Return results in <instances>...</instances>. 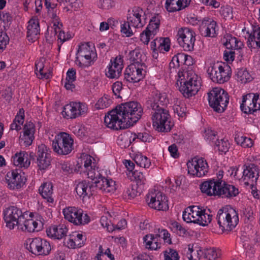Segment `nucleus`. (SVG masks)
I'll list each match as a JSON object with an SVG mask.
<instances>
[{"label": "nucleus", "mask_w": 260, "mask_h": 260, "mask_svg": "<svg viewBox=\"0 0 260 260\" xmlns=\"http://www.w3.org/2000/svg\"><path fill=\"white\" fill-rule=\"evenodd\" d=\"M76 71L73 68L70 69L67 73V82L65 83L64 87L67 90H72L75 88V85L73 83L76 80Z\"/></svg>", "instance_id": "obj_43"}, {"label": "nucleus", "mask_w": 260, "mask_h": 260, "mask_svg": "<svg viewBox=\"0 0 260 260\" xmlns=\"http://www.w3.org/2000/svg\"><path fill=\"white\" fill-rule=\"evenodd\" d=\"M220 255V251L214 248L204 249V258L209 260H215Z\"/></svg>", "instance_id": "obj_51"}, {"label": "nucleus", "mask_w": 260, "mask_h": 260, "mask_svg": "<svg viewBox=\"0 0 260 260\" xmlns=\"http://www.w3.org/2000/svg\"><path fill=\"white\" fill-rule=\"evenodd\" d=\"M27 153L25 151L16 153L12 157L14 165L21 168H28L30 164V161L27 159Z\"/></svg>", "instance_id": "obj_38"}, {"label": "nucleus", "mask_w": 260, "mask_h": 260, "mask_svg": "<svg viewBox=\"0 0 260 260\" xmlns=\"http://www.w3.org/2000/svg\"><path fill=\"white\" fill-rule=\"evenodd\" d=\"M68 230L66 226L61 224L53 226L47 229L48 236L56 239H61L66 236Z\"/></svg>", "instance_id": "obj_32"}, {"label": "nucleus", "mask_w": 260, "mask_h": 260, "mask_svg": "<svg viewBox=\"0 0 260 260\" xmlns=\"http://www.w3.org/2000/svg\"><path fill=\"white\" fill-rule=\"evenodd\" d=\"M146 71L141 67L131 63L125 69L124 79L131 83H136L141 80L144 77Z\"/></svg>", "instance_id": "obj_17"}, {"label": "nucleus", "mask_w": 260, "mask_h": 260, "mask_svg": "<svg viewBox=\"0 0 260 260\" xmlns=\"http://www.w3.org/2000/svg\"><path fill=\"white\" fill-rule=\"evenodd\" d=\"M39 191L42 197L49 203H52L54 201L52 195L53 194V185L50 182H44L39 187Z\"/></svg>", "instance_id": "obj_37"}, {"label": "nucleus", "mask_w": 260, "mask_h": 260, "mask_svg": "<svg viewBox=\"0 0 260 260\" xmlns=\"http://www.w3.org/2000/svg\"><path fill=\"white\" fill-rule=\"evenodd\" d=\"M224 45L227 49H230L231 50L234 49L238 52H240L239 49H240L243 46V44L241 41H238L235 37H232L231 36L228 37Z\"/></svg>", "instance_id": "obj_42"}, {"label": "nucleus", "mask_w": 260, "mask_h": 260, "mask_svg": "<svg viewBox=\"0 0 260 260\" xmlns=\"http://www.w3.org/2000/svg\"><path fill=\"white\" fill-rule=\"evenodd\" d=\"M196 36V33L192 29L183 27L178 29L176 38L178 44L184 50L191 51L194 48Z\"/></svg>", "instance_id": "obj_8"}, {"label": "nucleus", "mask_w": 260, "mask_h": 260, "mask_svg": "<svg viewBox=\"0 0 260 260\" xmlns=\"http://www.w3.org/2000/svg\"><path fill=\"white\" fill-rule=\"evenodd\" d=\"M12 17L8 13L0 12V22H3L5 23L4 27L9 26L12 21Z\"/></svg>", "instance_id": "obj_62"}, {"label": "nucleus", "mask_w": 260, "mask_h": 260, "mask_svg": "<svg viewBox=\"0 0 260 260\" xmlns=\"http://www.w3.org/2000/svg\"><path fill=\"white\" fill-rule=\"evenodd\" d=\"M65 219L76 225L84 224L89 221L87 214L83 216V211L75 207H70L63 210Z\"/></svg>", "instance_id": "obj_14"}, {"label": "nucleus", "mask_w": 260, "mask_h": 260, "mask_svg": "<svg viewBox=\"0 0 260 260\" xmlns=\"http://www.w3.org/2000/svg\"><path fill=\"white\" fill-rule=\"evenodd\" d=\"M112 102L110 96L105 94L98 101L95 106L98 109H103L110 106Z\"/></svg>", "instance_id": "obj_48"}, {"label": "nucleus", "mask_w": 260, "mask_h": 260, "mask_svg": "<svg viewBox=\"0 0 260 260\" xmlns=\"http://www.w3.org/2000/svg\"><path fill=\"white\" fill-rule=\"evenodd\" d=\"M100 222L102 226L104 228H106L107 230L109 232H113L114 230H115L114 225L111 223L110 221L108 220L106 216H102L100 219Z\"/></svg>", "instance_id": "obj_60"}, {"label": "nucleus", "mask_w": 260, "mask_h": 260, "mask_svg": "<svg viewBox=\"0 0 260 260\" xmlns=\"http://www.w3.org/2000/svg\"><path fill=\"white\" fill-rule=\"evenodd\" d=\"M165 260H179V256L176 250L170 249L169 251H166L164 254Z\"/></svg>", "instance_id": "obj_59"}, {"label": "nucleus", "mask_w": 260, "mask_h": 260, "mask_svg": "<svg viewBox=\"0 0 260 260\" xmlns=\"http://www.w3.org/2000/svg\"><path fill=\"white\" fill-rule=\"evenodd\" d=\"M128 57L131 63H134L136 64V66L141 67L144 65L143 61L145 59V56L142 54L139 49H135L130 51Z\"/></svg>", "instance_id": "obj_39"}, {"label": "nucleus", "mask_w": 260, "mask_h": 260, "mask_svg": "<svg viewBox=\"0 0 260 260\" xmlns=\"http://www.w3.org/2000/svg\"><path fill=\"white\" fill-rule=\"evenodd\" d=\"M64 243L70 248L81 247L84 243L83 236L82 234L75 233L70 235L69 238L64 241Z\"/></svg>", "instance_id": "obj_36"}, {"label": "nucleus", "mask_w": 260, "mask_h": 260, "mask_svg": "<svg viewBox=\"0 0 260 260\" xmlns=\"http://www.w3.org/2000/svg\"><path fill=\"white\" fill-rule=\"evenodd\" d=\"M27 37L29 41H34L38 38L40 34V25L39 20L36 18H33L28 21L27 27Z\"/></svg>", "instance_id": "obj_31"}, {"label": "nucleus", "mask_w": 260, "mask_h": 260, "mask_svg": "<svg viewBox=\"0 0 260 260\" xmlns=\"http://www.w3.org/2000/svg\"><path fill=\"white\" fill-rule=\"evenodd\" d=\"M242 179L246 185H253L256 182L259 177V169L254 164L244 165Z\"/></svg>", "instance_id": "obj_22"}, {"label": "nucleus", "mask_w": 260, "mask_h": 260, "mask_svg": "<svg viewBox=\"0 0 260 260\" xmlns=\"http://www.w3.org/2000/svg\"><path fill=\"white\" fill-rule=\"evenodd\" d=\"M143 113L141 104L137 102H129L117 106L105 116L107 126L115 129H123L125 123L133 125L141 117Z\"/></svg>", "instance_id": "obj_1"}, {"label": "nucleus", "mask_w": 260, "mask_h": 260, "mask_svg": "<svg viewBox=\"0 0 260 260\" xmlns=\"http://www.w3.org/2000/svg\"><path fill=\"white\" fill-rule=\"evenodd\" d=\"M211 220L212 215L206 213L205 210L202 209V213L199 215V221H197V224L206 226L210 223Z\"/></svg>", "instance_id": "obj_49"}, {"label": "nucleus", "mask_w": 260, "mask_h": 260, "mask_svg": "<svg viewBox=\"0 0 260 260\" xmlns=\"http://www.w3.org/2000/svg\"><path fill=\"white\" fill-rule=\"evenodd\" d=\"M22 224V225H18V228L23 231H27L29 233L35 232L38 226V222L32 218L23 219Z\"/></svg>", "instance_id": "obj_41"}, {"label": "nucleus", "mask_w": 260, "mask_h": 260, "mask_svg": "<svg viewBox=\"0 0 260 260\" xmlns=\"http://www.w3.org/2000/svg\"><path fill=\"white\" fill-rule=\"evenodd\" d=\"M34 139V135L23 134L22 136H20L19 137V143L21 144H23L25 146H27L32 144Z\"/></svg>", "instance_id": "obj_57"}, {"label": "nucleus", "mask_w": 260, "mask_h": 260, "mask_svg": "<svg viewBox=\"0 0 260 260\" xmlns=\"http://www.w3.org/2000/svg\"><path fill=\"white\" fill-rule=\"evenodd\" d=\"M77 166H78V171L86 172L88 177L90 178L92 181H95L101 176L98 168H95L94 164H92V157L89 155L86 156V159L83 161V166H79V163Z\"/></svg>", "instance_id": "obj_23"}, {"label": "nucleus", "mask_w": 260, "mask_h": 260, "mask_svg": "<svg viewBox=\"0 0 260 260\" xmlns=\"http://www.w3.org/2000/svg\"><path fill=\"white\" fill-rule=\"evenodd\" d=\"M216 219L222 231H230L234 229L239 222L237 212L230 206L222 207L218 211Z\"/></svg>", "instance_id": "obj_3"}, {"label": "nucleus", "mask_w": 260, "mask_h": 260, "mask_svg": "<svg viewBox=\"0 0 260 260\" xmlns=\"http://www.w3.org/2000/svg\"><path fill=\"white\" fill-rule=\"evenodd\" d=\"M6 180L10 189H18L25 184L26 179L21 174L20 170H15L7 173Z\"/></svg>", "instance_id": "obj_19"}, {"label": "nucleus", "mask_w": 260, "mask_h": 260, "mask_svg": "<svg viewBox=\"0 0 260 260\" xmlns=\"http://www.w3.org/2000/svg\"><path fill=\"white\" fill-rule=\"evenodd\" d=\"M132 174L137 181L138 186H143L145 184L146 179L142 172L136 170L133 172Z\"/></svg>", "instance_id": "obj_56"}, {"label": "nucleus", "mask_w": 260, "mask_h": 260, "mask_svg": "<svg viewBox=\"0 0 260 260\" xmlns=\"http://www.w3.org/2000/svg\"><path fill=\"white\" fill-rule=\"evenodd\" d=\"M76 63L81 67H88L96 57L94 47L89 43H82L79 46Z\"/></svg>", "instance_id": "obj_9"}, {"label": "nucleus", "mask_w": 260, "mask_h": 260, "mask_svg": "<svg viewBox=\"0 0 260 260\" xmlns=\"http://www.w3.org/2000/svg\"><path fill=\"white\" fill-rule=\"evenodd\" d=\"M130 22H124L123 24L121 25V31L126 37H130L133 35V33L130 27Z\"/></svg>", "instance_id": "obj_61"}, {"label": "nucleus", "mask_w": 260, "mask_h": 260, "mask_svg": "<svg viewBox=\"0 0 260 260\" xmlns=\"http://www.w3.org/2000/svg\"><path fill=\"white\" fill-rule=\"evenodd\" d=\"M4 219L6 226L10 229H13L15 225H22V221L24 219V216L21 210L16 207L12 206L5 211Z\"/></svg>", "instance_id": "obj_12"}, {"label": "nucleus", "mask_w": 260, "mask_h": 260, "mask_svg": "<svg viewBox=\"0 0 260 260\" xmlns=\"http://www.w3.org/2000/svg\"><path fill=\"white\" fill-rule=\"evenodd\" d=\"M160 25L158 15L153 16L150 20L149 23L145 30L140 34V40L144 43L147 44L150 38H152L157 32Z\"/></svg>", "instance_id": "obj_16"}, {"label": "nucleus", "mask_w": 260, "mask_h": 260, "mask_svg": "<svg viewBox=\"0 0 260 260\" xmlns=\"http://www.w3.org/2000/svg\"><path fill=\"white\" fill-rule=\"evenodd\" d=\"M152 120L153 126L158 132H170L173 126L169 111L165 108H160L154 110L152 115Z\"/></svg>", "instance_id": "obj_5"}, {"label": "nucleus", "mask_w": 260, "mask_h": 260, "mask_svg": "<svg viewBox=\"0 0 260 260\" xmlns=\"http://www.w3.org/2000/svg\"><path fill=\"white\" fill-rule=\"evenodd\" d=\"M117 143L122 148L128 147L131 143V137L127 134H121L118 137Z\"/></svg>", "instance_id": "obj_50"}, {"label": "nucleus", "mask_w": 260, "mask_h": 260, "mask_svg": "<svg viewBox=\"0 0 260 260\" xmlns=\"http://www.w3.org/2000/svg\"><path fill=\"white\" fill-rule=\"evenodd\" d=\"M209 105L214 110L218 113L223 112L229 103L228 93L220 88H214L208 93Z\"/></svg>", "instance_id": "obj_4"}, {"label": "nucleus", "mask_w": 260, "mask_h": 260, "mask_svg": "<svg viewBox=\"0 0 260 260\" xmlns=\"http://www.w3.org/2000/svg\"><path fill=\"white\" fill-rule=\"evenodd\" d=\"M146 200L148 206L155 210L166 211L169 209L167 198L160 191L154 190L148 193Z\"/></svg>", "instance_id": "obj_11"}, {"label": "nucleus", "mask_w": 260, "mask_h": 260, "mask_svg": "<svg viewBox=\"0 0 260 260\" xmlns=\"http://www.w3.org/2000/svg\"><path fill=\"white\" fill-rule=\"evenodd\" d=\"M202 213V209L199 206L188 207L183 212L182 218L187 223H197L199 221V215Z\"/></svg>", "instance_id": "obj_29"}, {"label": "nucleus", "mask_w": 260, "mask_h": 260, "mask_svg": "<svg viewBox=\"0 0 260 260\" xmlns=\"http://www.w3.org/2000/svg\"><path fill=\"white\" fill-rule=\"evenodd\" d=\"M248 34L247 45L249 48H260V27H255Z\"/></svg>", "instance_id": "obj_35"}, {"label": "nucleus", "mask_w": 260, "mask_h": 260, "mask_svg": "<svg viewBox=\"0 0 260 260\" xmlns=\"http://www.w3.org/2000/svg\"><path fill=\"white\" fill-rule=\"evenodd\" d=\"M159 44L158 51L164 53L168 51L170 47V40L169 38H158Z\"/></svg>", "instance_id": "obj_52"}, {"label": "nucleus", "mask_w": 260, "mask_h": 260, "mask_svg": "<svg viewBox=\"0 0 260 260\" xmlns=\"http://www.w3.org/2000/svg\"><path fill=\"white\" fill-rule=\"evenodd\" d=\"M45 62V59L44 58H41L36 63V74L39 78L48 79L49 77L48 74L46 73H44L43 72Z\"/></svg>", "instance_id": "obj_46"}, {"label": "nucleus", "mask_w": 260, "mask_h": 260, "mask_svg": "<svg viewBox=\"0 0 260 260\" xmlns=\"http://www.w3.org/2000/svg\"><path fill=\"white\" fill-rule=\"evenodd\" d=\"M138 193L136 186L132 185L127 187L124 190L123 196L125 199H132L137 196Z\"/></svg>", "instance_id": "obj_53"}, {"label": "nucleus", "mask_w": 260, "mask_h": 260, "mask_svg": "<svg viewBox=\"0 0 260 260\" xmlns=\"http://www.w3.org/2000/svg\"><path fill=\"white\" fill-rule=\"evenodd\" d=\"M40 249L39 256H45L48 255L51 250V247L50 243L44 239H40Z\"/></svg>", "instance_id": "obj_47"}, {"label": "nucleus", "mask_w": 260, "mask_h": 260, "mask_svg": "<svg viewBox=\"0 0 260 260\" xmlns=\"http://www.w3.org/2000/svg\"><path fill=\"white\" fill-rule=\"evenodd\" d=\"M127 19L132 26L142 27L146 23L145 12L141 8H134L132 12H128Z\"/></svg>", "instance_id": "obj_20"}, {"label": "nucleus", "mask_w": 260, "mask_h": 260, "mask_svg": "<svg viewBox=\"0 0 260 260\" xmlns=\"http://www.w3.org/2000/svg\"><path fill=\"white\" fill-rule=\"evenodd\" d=\"M188 173L198 177L205 176L208 172L209 167L203 158L194 157L187 163Z\"/></svg>", "instance_id": "obj_10"}, {"label": "nucleus", "mask_w": 260, "mask_h": 260, "mask_svg": "<svg viewBox=\"0 0 260 260\" xmlns=\"http://www.w3.org/2000/svg\"><path fill=\"white\" fill-rule=\"evenodd\" d=\"M134 159L135 163L142 168H149L151 165L150 160L141 153L137 154Z\"/></svg>", "instance_id": "obj_45"}, {"label": "nucleus", "mask_w": 260, "mask_h": 260, "mask_svg": "<svg viewBox=\"0 0 260 260\" xmlns=\"http://www.w3.org/2000/svg\"><path fill=\"white\" fill-rule=\"evenodd\" d=\"M160 234H148L144 237V242L145 243V247L150 250H157L160 248L161 244L159 243Z\"/></svg>", "instance_id": "obj_33"}, {"label": "nucleus", "mask_w": 260, "mask_h": 260, "mask_svg": "<svg viewBox=\"0 0 260 260\" xmlns=\"http://www.w3.org/2000/svg\"><path fill=\"white\" fill-rule=\"evenodd\" d=\"M238 79L242 83H246L251 79V76L246 69H241L237 73Z\"/></svg>", "instance_id": "obj_54"}, {"label": "nucleus", "mask_w": 260, "mask_h": 260, "mask_svg": "<svg viewBox=\"0 0 260 260\" xmlns=\"http://www.w3.org/2000/svg\"><path fill=\"white\" fill-rule=\"evenodd\" d=\"M177 84H180L179 90L186 98L194 95L201 87V79L194 72H178Z\"/></svg>", "instance_id": "obj_2"}, {"label": "nucleus", "mask_w": 260, "mask_h": 260, "mask_svg": "<svg viewBox=\"0 0 260 260\" xmlns=\"http://www.w3.org/2000/svg\"><path fill=\"white\" fill-rule=\"evenodd\" d=\"M123 69V60L120 55L111 59L108 67V71L106 73L107 77L110 79L118 78L121 74Z\"/></svg>", "instance_id": "obj_25"}, {"label": "nucleus", "mask_w": 260, "mask_h": 260, "mask_svg": "<svg viewBox=\"0 0 260 260\" xmlns=\"http://www.w3.org/2000/svg\"><path fill=\"white\" fill-rule=\"evenodd\" d=\"M75 189L78 196L83 200L86 198L89 199L95 192L93 186H91V183L85 180L78 182Z\"/></svg>", "instance_id": "obj_28"}, {"label": "nucleus", "mask_w": 260, "mask_h": 260, "mask_svg": "<svg viewBox=\"0 0 260 260\" xmlns=\"http://www.w3.org/2000/svg\"><path fill=\"white\" fill-rule=\"evenodd\" d=\"M186 108L183 104L175 105L174 107V111L178 116L183 117L186 115Z\"/></svg>", "instance_id": "obj_63"}, {"label": "nucleus", "mask_w": 260, "mask_h": 260, "mask_svg": "<svg viewBox=\"0 0 260 260\" xmlns=\"http://www.w3.org/2000/svg\"><path fill=\"white\" fill-rule=\"evenodd\" d=\"M74 140L69 134L60 133L52 141V148L54 152L60 155H67L73 149Z\"/></svg>", "instance_id": "obj_6"}, {"label": "nucleus", "mask_w": 260, "mask_h": 260, "mask_svg": "<svg viewBox=\"0 0 260 260\" xmlns=\"http://www.w3.org/2000/svg\"><path fill=\"white\" fill-rule=\"evenodd\" d=\"M235 140L236 143L244 148H250L252 146V140L239 134L235 135Z\"/></svg>", "instance_id": "obj_44"}, {"label": "nucleus", "mask_w": 260, "mask_h": 260, "mask_svg": "<svg viewBox=\"0 0 260 260\" xmlns=\"http://www.w3.org/2000/svg\"><path fill=\"white\" fill-rule=\"evenodd\" d=\"M216 28L217 23L215 21L210 18H204L200 24L199 30L202 36L214 37Z\"/></svg>", "instance_id": "obj_26"}, {"label": "nucleus", "mask_w": 260, "mask_h": 260, "mask_svg": "<svg viewBox=\"0 0 260 260\" xmlns=\"http://www.w3.org/2000/svg\"><path fill=\"white\" fill-rule=\"evenodd\" d=\"M230 71L229 66L217 62L210 64L207 72L213 82L222 84L230 79Z\"/></svg>", "instance_id": "obj_7"}, {"label": "nucleus", "mask_w": 260, "mask_h": 260, "mask_svg": "<svg viewBox=\"0 0 260 260\" xmlns=\"http://www.w3.org/2000/svg\"><path fill=\"white\" fill-rule=\"evenodd\" d=\"M49 149L44 144L39 145L37 148V163L40 170L47 169L51 163V155Z\"/></svg>", "instance_id": "obj_18"}, {"label": "nucleus", "mask_w": 260, "mask_h": 260, "mask_svg": "<svg viewBox=\"0 0 260 260\" xmlns=\"http://www.w3.org/2000/svg\"><path fill=\"white\" fill-rule=\"evenodd\" d=\"M87 110V106L84 103L71 102L63 107L62 115L67 119H74L84 115Z\"/></svg>", "instance_id": "obj_13"}, {"label": "nucleus", "mask_w": 260, "mask_h": 260, "mask_svg": "<svg viewBox=\"0 0 260 260\" xmlns=\"http://www.w3.org/2000/svg\"><path fill=\"white\" fill-rule=\"evenodd\" d=\"M168 103V100L165 93H161L158 91H155L152 92L146 105L147 108L154 111L160 108H165Z\"/></svg>", "instance_id": "obj_21"}, {"label": "nucleus", "mask_w": 260, "mask_h": 260, "mask_svg": "<svg viewBox=\"0 0 260 260\" xmlns=\"http://www.w3.org/2000/svg\"><path fill=\"white\" fill-rule=\"evenodd\" d=\"M95 192L99 189L105 192H113L115 189V183L112 179H108L102 175L91 183Z\"/></svg>", "instance_id": "obj_24"}, {"label": "nucleus", "mask_w": 260, "mask_h": 260, "mask_svg": "<svg viewBox=\"0 0 260 260\" xmlns=\"http://www.w3.org/2000/svg\"><path fill=\"white\" fill-rule=\"evenodd\" d=\"M191 0H166L165 8L169 12L179 11L188 7Z\"/></svg>", "instance_id": "obj_30"}, {"label": "nucleus", "mask_w": 260, "mask_h": 260, "mask_svg": "<svg viewBox=\"0 0 260 260\" xmlns=\"http://www.w3.org/2000/svg\"><path fill=\"white\" fill-rule=\"evenodd\" d=\"M221 181H215V179H210L204 182L200 187L202 192L206 193L209 196H219Z\"/></svg>", "instance_id": "obj_27"}, {"label": "nucleus", "mask_w": 260, "mask_h": 260, "mask_svg": "<svg viewBox=\"0 0 260 260\" xmlns=\"http://www.w3.org/2000/svg\"><path fill=\"white\" fill-rule=\"evenodd\" d=\"M41 238L37 237L28 239L26 248L32 254L39 256Z\"/></svg>", "instance_id": "obj_40"}, {"label": "nucleus", "mask_w": 260, "mask_h": 260, "mask_svg": "<svg viewBox=\"0 0 260 260\" xmlns=\"http://www.w3.org/2000/svg\"><path fill=\"white\" fill-rule=\"evenodd\" d=\"M240 108L246 114H251L260 109V99L258 94L249 93L243 96Z\"/></svg>", "instance_id": "obj_15"}, {"label": "nucleus", "mask_w": 260, "mask_h": 260, "mask_svg": "<svg viewBox=\"0 0 260 260\" xmlns=\"http://www.w3.org/2000/svg\"><path fill=\"white\" fill-rule=\"evenodd\" d=\"M215 148H217V149L219 152L225 153L228 151L230 144L228 141H225L221 139L220 140H217V141L215 143Z\"/></svg>", "instance_id": "obj_55"}, {"label": "nucleus", "mask_w": 260, "mask_h": 260, "mask_svg": "<svg viewBox=\"0 0 260 260\" xmlns=\"http://www.w3.org/2000/svg\"><path fill=\"white\" fill-rule=\"evenodd\" d=\"M204 137L206 140L213 142L214 140L216 139V132L211 129H206L205 130Z\"/></svg>", "instance_id": "obj_64"}, {"label": "nucleus", "mask_w": 260, "mask_h": 260, "mask_svg": "<svg viewBox=\"0 0 260 260\" xmlns=\"http://www.w3.org/2000/svg\"><path fill=\"white\" fill-rule=\"evenodd\" d=\"M239 193L238 188L235 186L226 184L223 182L221 183L220 187V191L219 193V197L222 198H232L236 197Z\"/></svg>", "instance_id": "obj_34"}, {"label": "nucleus", "mask_w": 260, "mask_h": 260, "mask_svg": "<svg viewBox=\"0 0 260 260\" xmlns=\"http://www.w3.org/2000/svg\"><path fill=\"white\" fill-rule=\"evenodd\" d=\"M95 258L96 260H114L109 248H107L103 254H97Z\"/></svg>", "instance_id": "obj_58"}]
</instances>
